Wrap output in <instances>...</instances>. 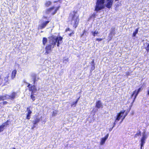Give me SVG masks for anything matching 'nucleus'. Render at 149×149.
<instances>
[{
  "instance_id": "1",
  "label": "nucleus",
  "mask_w": 149,
  "mask_h": 149,
  "mask_svg": "<svg viewBox=\"0 0 149 149\" xmlns=\"http://www.w3.org/2000/svg\"><path fill=\"white\" fill-rule=\"evenodd\" d=\"M114 0H97L95 6V10L99 11L104 8L106 6L108 8L112 6Z\"/></svg>"
},
{
  "instance_id": "2",
  "label": "nucleus",
  "mask_w": 149,
  "mask_h": 149,
  "mask_svg": "<svg viewBox=\"0 0 149 149\" xmlns=\"http://www.w3.org/2000/svg\"><path fill=\"white\" fill-rule=\"evenodd\" d=\"M71 24L74 28L77 26L79 21V15L77 12H74L72 13L70 16Z\"/></svg>"
},
{
  "instance_id": "3",
  "label": "nucleus",
  "mask_w": 149,
  "mask_h": 149,
  "mask_svg": "<svg viewBox=\"0 0 149 149\" xmlns=\"http://www.w3.org/2000/svg\"><path fill=\"white\" fill-rule=\"evenodd\" d=\"M62 38L61 37H57L53 36L49 38L50 43L52 45H55L57 41V46H59V45L62 42Z\"/></svg>"
},
{
  "instance_id": "4",
  "label": "nucleus",
  "mask_w": 149,
  "mask_h": 149,
  "mask_svg": "<svg viewBox=\"0 0 149 149\" xmlns=\"http://www.w3.org/2000/svg\"><path fill=\"white\" fill-rule=\"evenodd\" d=\"M59 8V7H53L46 10L44 12V17L47 18L48 16L45 15L49 14L50 13H51L53 15H54L58 10Z\"/></svg>"
},
{
  "instance_id": "5",
  "label": "nucleus",
  "mask_w": 149,
  "mask_h": 149,
  "mask_svg": "<svg viewBox=\"0 0 149 149\" xmlns=\"http://www.w3.org/2000/svg\"><path fill=\"white\" fill-rule=\"evenodd\" d=\"M125 111V110H122L121 111L120 113H118L116 116V118L115 120V122L114 123V127L115 125L116 122L119 120L120 119L122 118V121L121 122L123 121V120L124 119L127 114L124 115V113Z\"/></svg>"
},
{
  "instance_id": "6",
  "label": "nucleus",
  "mask_w": 149,
  "mask_h": 149,
  "mask_svg": "<svg viewBox=\"0 0 149 149\" xmlns=\"http://www.w3.org/2000/svg\"><path fill=\"white\" fill-rule=\"evenodd\" d=\"M149 135V133H146L145 131H144L143 132L142 134V137L141 140V149H142V147L143 146L145 143V141Z\"/></svg>"
},
{
  "instance_id": "7",
  "label": "nucleus",
  "mask_w": 149,
  "mask_h": 149,
  "mask_svg": "<svg viewBox=\"0 0 149 149\" xmlns=\"http://www.w3.org/2000/svg\"><path fill=\"white\" fill-rule=\"evenodd\" d=\"M16 93H13L11 96H10L7 95H5L3 96H0V100H5L8 98L14 99L16 96Z\"/></svg>"
},
{
  "instance_id": "8",
  "label": "nucleus",
  "mask_w": 149,
  "mask_h": 149,
  "mask_svg": "<svg viewBox=\"0 0 149 149\" xmlns=\"http://www.w3.org/2000/svg\"><path fill=\"white\" fill-rule=\"evenodd\" d=\"M32 108L30 106L28 107L27 108V113L26 114V118L27 119H29L31 117V114L32 112V110H31Z\"/></svg>"
},
{
  "instance_id": "9",
  "label": "nucleus",
  "mask_w": 149,
  "mask_h": 149,
  "mask_svg": "<svg viewBox=\"0 0 149 149\" xmlns=\"http://www.w3.org/2000/svg\"><path fill=\"white\" fill-rule=\"evenodd\" d=\"M108 136L109 134H107L104 137L102 138L100 140V144L102 145H104L105 143L106 140L108 139Z\"/></svg>"
},
{
  "instance_id": "10",
  "label": "nucleus",
  "mask_w": 149,
  "mask_h": 149,
  "mask_svg": "<svg viewBox=\"0 0 149 149\" xmlns=\"http://www.w3.org/2000/svg\"><path fill=\"white\" fill-rule=\"evenodd\" d=\"M49 21H47L42 23L40 24L38 26V29H42L45 28L47 24L49 23Z\"/></svg>"
},
{
  "instance_id": "11",
  "label": "nucleus",
  "mask_w": 149,
  "mask_h": 149,
  "mask_svg": "<svg viewBox=\"0 0 149 149\" xmlns=\"http://www.w3.org/2000/svg\"><path fill=\"white\" fill-rule=\"evenodd\" d=\"M31 85L29 84L28 86V87L29 88V90L31 91H32L31 93H34L35 92L37 91L36 88V86L33 85V86H31V87H30Z\"/></svg>"
},
{
  "instance_id": "12",
  "label": "nucleus",
  "mask_w": 149,
  "mask_h": 149,
  "mask_svg": "<svg viewBox=\"0 0 149 149\" xmlns=\"http://www.w3.org/2000/svg\"><path fill=\"white\" fill-rule=\"evenodd\" d=\"M141 88H139L138 90H135L134 92V98L133 100V102L136 98L139 93L141 91Z\"/></svg>"
},
{
  "instance_id": "13",
  "label": "nucleus",
  "mask_w": 149,
  "mask_h": 149,
  "mask_svg": "<svg viewBox=\"0 0 149 149\" xmlns=\"http://www.w3.org/2000/svg\"><path fill=\"white\" fill-rule=\"evenodd\" d=\"M96 107L98 108H102L103 105L102 102L100 101H98L96 102Z\"/></svg>"
},
{
  "instance_id": "14",
  "label": "nucleus",
  "mask_w": 149,
  "mask_h": 149,
  "mask_svg": "<svg viewBox=\"0 0 149 149\" xmlns=\"http://www.w3.org/2000/svg\"><path fill=\"white\" fill-rule=\"evenodd\" d=\"M52 47L51 45H49L47 46L45 48L46 53L48 54L52 51Z\"/></svg>"
},
{
  "instance_id": "15",
  "label": "nucleus",
  "mask_w": 149,
  "mask_h": 149,
  "mask_svg": "<svg viewBox=\"0 0 149 149\" xmlns=\"http://www.w3.org/2000/svg\"><path fill=\"white\" fill-rule=\"evenodd\" d=\"M31 77L33 79L34 83H35V81H36L38 79V77L36 74H31Z\"/></svg>"
},
{
  "instance_id": "16",
  "label": "nucleus",
  "mask_w": 149,
  "mask_h": 149,
  "mask_svg": "<svg viewBox=\"0 0 149 149\" xmlns=\"http://www.w3.org/2000/svg\"><path fill=\"white\" fill-rule=\"evenodd\" d=\"M6 123H3L0 126V132H1L3 130L4 127L6 125Z\"/></svg>"
},
{
  "instance_id": "17",
  "label": "nucleus",
  "mask_w": 149,
  "mask_h": 149,
  "mask_svg": "<svg viewBox=\"0 0 149 149\" xmlns=\"http://www.w3.org/2000/svg\"><path fill=\"white\" fill-rule=\"evenodd\" d=\"M93 36H95L99 34V32L97 30H95L94 31H92L91 32Z\"/></svg>"
},
{
  "instance_id": "18",
  "label": "nucleus",
  "mask_w": 149,
  "mask_h": 149,
  "mask_svg": "<svg viewBox=\"0 0 149 149\" xmlns=\"http://www.w3.org/2000/svg\"><path fill=\"white\" fill-rule=\"evenodd\" d=\"M16 72L17 71L15 70L13 71L11 76V77L12 79L14 78L15 77V75L16 73Z\"/></svg>"
},
{
  "instance_id": "19",
  "label": "nucleus",
  "mask_w": 149,
  "mask_h": 149,
  "mask_svg": "<svg viewBox=\"0 0 149 149\" xmlns=\"http://www.w3.org/2000/svg\"><path fill=\"white\" fill-rule=\"evenodd\" d=\"M51 4V2L50 1H47L45 3V6L46 7H48L50 6Z\"/></svg>"
},
{
  "instance_id": "20",
  "label": "nucleus",
  "mask_w": 149,
  "mask_h": 149,
  "mask_svg": "<svg viewBox=\"0 0 149 149\" xmlns=\"http://www.w3.org/2000/svg\"><path fill=\"white\" fill-rule=\"evenodd\" d=\"M58 113V112L57 111L55 110L53 111L52 114V116H56Z\"/></svg>"
},
{
  "instance_id": "21",
  "label": "nucleus",
  "mask_w": 149,
  "mask_h": 149,
  "mask_svg": "<svg viewBox=\"0 0 149 149\" xmlns=\"http://www.w3.org/2000/svg\"><path fill=\"white\" fill-rule=\"evenodd\" d=\"M47 41V39L45 38H43L42 40V42L44 45H45Z\"/></svg>"
},
{
  "instance_id": "22",
  "label": "nucleus",
  "mask_w": 149,
  "mask_h": 149,
  "mask_svg": "<svg viewBox=\"0 0 149 149\" xmlns=\"http://www.w3.org/2000/svg\"><path fill=\"white\" fill-rule=\"evenodd\" d=\"M138 31V29H136L135 31L133 33V36L134 37L136 36V34L137 33Z\"/></svg>"
},
{
  "instance_id": "23",
  "label": "nucleus",
  "mask_w": 149,
  "mask_h": 149,
  "mask_svg": "<svg viewBox=\"0 0 149 149\" xmlns=\"http://www.w3.org/2000/svg\"><path fill=\"white\" fill-rule=\"evenodd\" d=\"M40 119L38 118H36L35 121H33V124H35L38 123L40 121Z\"/></svg>"
},
{
  "instance_id": "24",
  "label": "nucleus",
  "mask_w": 149,
  "mask_h": 149,
  "mask_svg": "<svg viewBox=\"0 0 149 149\" xmlns=\"http://www.w3.org/2000/svg\"><path fill=\"white\" fill-rule=\"evenodd\" d=\"M34 93H31V98L32 99V100L33 101H34L35 100V97L34 96Z\"/></svg>"
},
{
  "instance_id": "25",
  "label": "nucleus",
  "mask_w": 149,
  "mask_h": 149,
  "mask_svg": "<svg viewBox=\"0 0 149 149\" xmlns=\"http://www.w3.org/2000/svg\"><path fill=\"white\" fill-rule=\"evenodd\" d=\"M78 101V100H77L75 102H73L71 105V106L72 107V106H73V107H75L76 105V104L77 102Z\"/></svg>"
},
{
  "instance_id": "26",
  "label": "nucleus",
  "mask_w": 149,
  "mask_h": 149,
  "mask_svg": "<svg viewBox=\"0 0 149 149\" xmlns=\"http://www.w3.org/2000/svg\"><path fill=\"white\" fill-rule=\"evenodd\" d=\"M8 78H5L4 80H3V84H5L8 81Z\"/></svg>"
},
{
  "instance_id": "27",
  "label": "nucleus",
  "mask_w": 149,
  "mask_h": 149,
  "mask_svg": "<svg viewBox=\"0 0 149 149\" xmlns=\"http://www.w3.org/2000/svg\"><path fill=\"white\" fill-rule=\"evenodd\" d=\"M3 84V80L1 78H0V85Z\"/></svg>"
},
{
  "instance_id": "28",
  "label": "nucleus",
  "mask_w": 149,
  "mask_h": 149,
  "mask_svg": "<svg viewBox=\"0 0 149 149\" xmlns=\"http://www.w3.org/2000/svg\"><path fill=\"white\" fill-rule=\"evenodd\" d=\"M147 47H146V49L147 51H149V44H147Z\"/></svg>"
},
{
  "instance_id": "29",
  "label": "nucleus",
  "mask_w": 149,
  "mask_h": 149,
  "mask_svg": "<svg viewBox=\"0 0 149 149\" xmlns=\"http://www.w3.org/2000/svg\"><path fill=\"white\" fill-rule=\"evenodd\" d=\"M65 31L66 32H68V31H71V30H70V29L69 28H68L66 29Z\"/></svg>"
},
{
  "instance_id": "30",
  "label": "nucleus",
  "mask_w": 149,
  "mask_h": 149,
  "mask_svg": "<svg viewBox=\"0 0 149 149\" xmlns=\"http://www.w3.org/2000/svg\"><path fill=\"white\" fill-rule=\"evenodd\" d=\"M1 104H2V105H4V104H7V102L6 101H3V103H2L1 102Z\"/></svg>"
},
{
  "instance_id": "31",
  "label": "nucleus",
  "mask_w": 149,
  "mask_h": 149,
  "mask_svg": "<svg viewBox=\"0 0 149 149\" xmlns=\"http://www.w3.org/2000/svg\"><path fill=\"white\" fill-rule=\"evenodd\" d=\"M102 40V38H97L96 40L98 41H100Z\"/></svg>"
},
{
  "instance_id": "32",
  "label": "nucleus",
  "mask_w": 149,
  "mask_h": 149,
  "mask_svg": "<svg viewBox=\"0 0 149 149\" xmlns=\"http://www.w3.org/2000/svg\"><path fill=\"white\" fill-rule=\"evenodd\" d=\"M133 96H134V92H133V93L132 94L131 96V97L132 98Z\"/></svg>"
},
{
  "instance_id": "33",
  "label": "nucleus",
  "mask_w": 149,
  "mask_h": 149,
  "mask_svg": "<svg viewBox=\"0 0 149 149\" xmlns=\"http://www.w3.org/2000/svg\"><path fill=\"white\" fill-rule=\"evenodd\" d=\"M73 31H72V33H68V35H69V36H71L72 35V34H73Z\"/></svg>"
},
{
  "instance_id": "34",
  "label": "nucleus",
  "mask_w": 149,
  "mask_h": 149,
  "mask_svg": "<svg viewBox=\"0 0 149 149\" xmlns=\"http://www.w3.org/2000/svg\"><path fill=\"white\" fill-rule=\"evenodd\" d=\"M1 100H0V101H1ZM1 103H1V102H0V104H1Z\"/></svg>"
},
{
  "instance_id": "35",
  "label": "nucleus",
  "mask_w": 149,
  "mask_h": 149,
  "mask_svg": "<svg viewBox=\"0 0 149 149\" xmlns=\"http://www.w3.org/2000/svg\"><path fill=\"white\" fill-rule=\"evenodd\" d=\"M94 66H93V68H94Z\"/></svg>"
},
{
  "instance_id": "36",
  "label": "nucleus",
  "mask_w": 149,
  "mask_h": 149,
  "mask_svg": "<svg viewBox=\"0 0 149 149\" xmlns=\"http://www.w3.org/2000/svg\"><path fill=\"white\" fill-rule=\"evenodd\" d=\"M13 149H15V148H13Z\"/></svg>"
}]
</instances>
